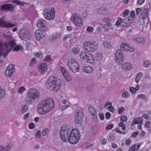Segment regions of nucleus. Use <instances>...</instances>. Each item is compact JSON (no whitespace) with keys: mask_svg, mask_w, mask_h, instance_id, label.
Masks as SVG:
<instances>
[{"mask_svg":"<svg viewBox=\"0 0 151 151\" xmlns=\"http://www.w3.org/2000/svg\"><path fill=\"white\" fill-rule=\"evenodd\" d=\"M55 106L53 99L50 98H47L42 101L37 106V111L39 114H44L53 109Z\"/></svg>","mask_w":151,"mask_h":151,"instance_id":"nucleus-1","label":"nucleus"},{"mask_svg":"<svg viewBox=\"0 0 151 151\" xmlns=\"http://www.w3.org/2000/svg\"><path fill=\"white\" fill-rule=\"evenodd\" d=\"M47 83V88L52 91L55 90L57 91L60 87V80L54 76L50 77Z\"/></svg>","mask_w":151,"mask_h":151,"instance_id":"nucleus-2","label":"nucleus"},{"mask_svg":"<svg viewBox=\"0 0 151 151\" xmlns=\"http://www.w3.org/2000/svg\"><path fill=\"white\" fill-rule=\"evenodd\" d=\"M26 101L27 103L32 104L33 103L35 100L37 99L40 96V94L38 91L35 89H30L27 93Z\"/></svg>","mask_w":151,"mask_h":151,"instance_id":"nucleus-3","label":"nucleus"},{"mask_svg":"<svg viewBox=\"0 0 151 151\" xmlns=\"http://www.w3.org/2000/svg\"><path fill=\"white\" fill-rule=\"evenodd\" d=\"M80 134L78 130L76 129H74L70 133L68 140L71 144H76L80 139Z\"/></svg>","mask_w":151,"mask_h":151,"instance_id":"nucleus-4","label":"nucleus"},{"mask_svg":"<svg viewBox=\"0 0 151 151\" xmlns=\"http://www.w3.org/2000/svg\"><path fill=\"white\" fill-rule=\"evenodd\" d=\"M97 44L95 41L85 42L83 43L84 48L87 51L92 52L96 51L97 48Z\"/></svg>","mask_w":151,"mask_h":151,"instance_id":"nucleus-5","label":"nucleus"},{"mask_svg":"<svg viewBox=\"0 0 151 151\" xmlns=\"http://www.w3.org/2000/svg\"><path fill=\"white\" fill-rule=\"evenodd\" d=\"M80 57L82 60L87 63H93L94 60L93 56L88 52L87 53L84 51H82L80 54Z\"/></svg>","mask_w":151,"mask_h":151,"instance_id":"nucleus-6","label":"nucleus"},{"mask_svg":"<svg viewBox=\"0 0 151 151\" xmlns=\"http://www.w3.org/2000/svg\"><path fill=\"white\" fill-rule=\"evenodd\" d=\"M55 9L53 7H52L51 9L46 8L44 10L43 15L46 19L52 20L55 17Z\"/></svg>","mask_w":151,"mask_h":151,"instance_id":"nucleus-7","label":"nucleus"},{"mask_svg":"<svg viewBox=\"0 0 151 151\" xmlns=\"http://www.w3.org/2000/svg\"><path fill=\"white\" fill-rule=\"evenodd\" d=\"M69 131V128L67 127H62L60 129L59 132L60 136L61 139L64 142L68 141Z\"/></svg>","mask_w":151,"mask_h":151,"instance_id":"nucleus-8","label":"nucleus"},{"mask_svg":"<svg viewBox=\"0 0 151 151\" xmlns=\"http://www.w3.org/2000/svg\"><path fill=\"white\" fill-rule=\"evenodd\" d=\"M68 65L69 68L73 72L75 73L79 71V66L75 60L70 59L69 60Z\"/></svg>","mask_w":151,"mask_h":151,"instance_id":"nucleus-9","label":"nucleus"},{"mask_svg":"<svg viewBox=\"0 0 151 151\" xmlns=\"http://www.w3.org/2000/svg\"><path fill=\"white\" fill-rule=\"evenodd\" d=\"M70 19L73 22L76 26L81 27L83 25L82 18L78 16L77 14L73 15Z\"/></svg>","mask_w":151,"mask_h":151,"instance_id":"nucleus-10","label":"nucleus"},{"mask_svg":"<svg viewBox=\"0 0 151 151\" xmlns=\"http://www.w3.org/2000/svg\"><path fill=\"white\" fill-rule=\"evenodd\" d=\"M0 10L1 11H8L12 14L14 13L16 11L14 5L10 4H5L2 5L1 6Z\"/></svg>","mask_w":151,"mask_h":151,"instance_id":"nucleus-11","label":"nucleus"},{"mask_svg":"<svg viewBox=\"0 0 151 151\" xmlns=\"http://www.w3.org/2000/svg\"><path fill=\"white\" fill-rule=\"evenodd\" d=\"M75 122L76 124L81 123L83 120L84 115L82 110L76 111L75 113Z\"/></svg>","mask_w":151,"mask_h":151,"instance_id":"nucleus-12","label":"nucleus"},{"mask_svg":"<svg viewBox=\"0 0 151 151\" xmlns=\"http://www.w3.org/2000/svg\"><path fill=\"white\" fill-rule=\"evenodd\" d=\"M115 60L119 64H122L124 59L123 56V52L119 49L117 50L115 54Z\"/></svg>","mask_w":151,"mask_h":151,"instance_id":"nucleus-13","label":"nucleus"},{"mask_svg":"<svg viewBox=\"0 0 151 151\" xmlns=\"http://www.w3.org/2000/svg\"><path fill=\"white\" fill-rule=\"evenodd\" d=\"M16 26L15 24H12L8 21L4 20V18H1L0 19V27L7 29Z\"/></svg>","mask_w":151,"mask_h":151,"instance_id":"nucleus-14","label":"nucleus"},{"mask_svg":"<svg viewBox=\"0 0 151 151\" xmlns=\"http://www.w3.org/2000/svg\"><path fill=\"white\" fill-rule=\"evenodd\" d=\"M15 68L14 65L11 64H9L5 71V74L6 76L7 77H10L12 76L15 71Z\"/></svg>","mask_w":151,"mask_h":151,"instance_id":"nucleus-15","label":"nucleus"},{"mask_svg":"<svg viewBox=\"0 0 151 151\" xmlns=\"http://www.w3.org/2000/svg\"><path fill=\"white\" fill-rule=\"evenodd\" d=\"M46 22L42 19H38L37 22V26L40 28V29L42 30L43 31H47V28L45 25Z\"/></svg>","mask_w":151,"mask_h":151,"instance_id":"nucleus-16","label":"nucleus"},{"mask_svg":"<svg viewBox=\"0 0 151 151\" xmlns=\"http://www.w3.org/2000/svg\"><path fill=\"white\" fill-rule=\"evenodd\" d=\"M29 34L24 29H22L20 32L19 37L20 39L24 40H28L29 38Z\"/></svg>","mask_w":151,"mask_h":151,"instance_id":"nucleus-17","label":"nucleus"},{"mask_svg":"<svg viewBox=\"0 0 151 151\" xmlns=\"http://www.w3.org/2000/svg\"><path fill=\"white\" fill-rule=\"evenodd\" d=\"M133 21V19H130V17L126 18L123 20L122 27H128L130 26Z\"/></svg>","mask_w":151,"mask_h":151,"instance_id":"nucleus-18","label":"nucleus"},{"mask_svg":"<svg viewBox=\"0 0 151 151\" xmlns=\"http://www.w3.org/2000/svg\"><path fill=\"white\" fill-rule=\"evenodd\" d=\"M44 31L39 29L35 32V35L37 40H39L45 36L46 34Z\"/></svg>","mask_w":151,"mask_h":151,"instance_id":"nucleus-19","label":"nucleus"},{"mask_svg":"<svg viewBox=\"0 0 151 151\" xmlns=\"http://www.w3.org/2000/svg\"><path fill=\"white\" fill-rule=\"evenodd\" d=\"M38 68L40 72L42 74L45 73V71L47 68V65L46 63H42L38 65Z\"/></svg>","mask_w":151,"mask_h":151,"instance_id":"nucleus-20","label":"nucleus"},{"mask_svg":"<svg viewBox=\"0 0 151 151\" xmlns=\"http://www.w3.org/2000/svg\"><path fill=\"white\" fill-rule=\"evenodd\" d=\"M148 14V9L146 7L145 8L143 11L139 16V18L140 19L143 20H145L147 17Z\"/></svg>","mask_w":151,"mask_h":151,"instance_id":"nucleus-21","label":"nucleus"},{"mask_svg":"<svg viewBox=\"0 0 151 151\" xmlns=\"http://www.w3.org/2000/svg\"><path fill=\"white\" fill-rule=\"evenodd\" d=\"M122 68L124 70H129L132 68V66L129 63H125L122 64Z\"/></svg>","mask_w":151,"mask_h":151,"instance_id":"nucleus-22","label":"nucleus"},{"mask_svg":"<svg viewBox=\"0 0 151 151\" xmlns=\"http://www.w3.org/2000/svg\"><path fill=\"white\" fill-rule=\"evenodd\" d=\"M88 110L92 115L93 118L95 119L97 118L96 111L93 107L90 106L88 108Z\"/></svg>","mask_w":151,"mask_h":151,"instance_id":"nucleus-23","label":"nucleus"},{"mask_svg":"<svg viewBox=\"0 0 151 151\" xmlns=\"http://www.w3.org/2000/svg\"><path fill=\"white\" fill-rule=\"evenodd\" d=\"M141 144L140 143L135 144L134 145H132L129 149V151H137Z\"/></svg>","mask_w":151,"mask_h":151,"instance_id":"nucleus-24","label":"nucleus"},{"mask_svg":"<svg viewBox=\"0 0 151 151\" xmlns=\"http://www.w3.org/2000/svg\"><path fill=\"white\" fill-rule=\"evenodd\" d=\"M129 47H130L128 45L124 43H122L121 45L120 48L119 49V50L123 52H124V51H129Z\"/></svg>","mask_w":151,"mask_h":151,"instance_id":"nucleus-25","label":"nucleus"},{"mask_svg":"<svg viewBox=\"0 0 151 151\" xmlns=\"http://www.w3.org/2000/svg\"><path fill=\"white\" fill-rule=\"evenodd\" d=\"M83 71L86 73H90L93 70V68L90 66H85L82 69Z\"/></svg>","mask_w":151,"mask_h":151,"instance_id":"nucleus-26","label":"nucleus"},{"mask_svg":"<svg viewBox=\"0 0 151 151\" xmlns=\"http://www.w3.org/2000/svg\"><path fill=\"white\" fill-rule=\"evenodd\" d=\"M4 38H5L6 39L8 40V42L7 43H3L2 42H0V43H2L3 44H6V45H8L10 42H12L14 41V42L15 43V45H16V43L13 40H12V39L11 38V37L10 35H7L6 34H4Z\"/></svg>","mask_w":151,"mask_h":151,"instance_id":"nucleus-27","label":"nucleus"},{"mask_svg":"<svg viewBox=\"0 0 151 151\" xmlns=\"http://www.w3.org/2000/svg\"><path fill=\"white\" fill-rule=\"evenodd\" d=\"M63 74L67 81H70L71 80V77L68 71H66Z\"/></svg>","mask_w":151,"mask_h":151,"instance_id":"nucleus-28","label":"nucleus"},{"mask_svg":"<svg viewBox=\"0 0 151 151\" xmlns=\"http://www.w3.org/2000/svg\"><path fill=\"white\" fill-rule=\"evenodd\" d=\"M63 74L67 81H70L71 80V77L68 71H66Z\"/></svg>","mask_w":151,"mask_h":151,"instance_id":"nucleus-29","label":"nucleus"},{"mask_svg":"<svg viewBox=\"0 0 151 151\" xmlns=\"http://www.w3.org/2000/svg\"><path fill=\"white\" fill-rule=\"evenodd\" d=\"M134 41L137 42L138 44H143L145 42V39L142 37L135 38Z\"/></svg>","mask_w":151,"mask_h":151,"instance_id":"nucleus-30","label":"nucleus"},{"mask_svg":"<svg viewBox=\"0 0 151 151\" xmlns=\"http://www.w3.org/2000/svg\"><path fill=\"white\" fill-rule=\"evenodd\" d=\"M142 119L141 117H138L134 119V124H139L142 123Z\"/></svg>","mask_w":151,"mask_h":151,"instance_id":"nucleus-31","label":"nucleus"},{"mask_svg":"<svg viewBox=\"0 0 151 151\" xmlns=\"http://www.w3.org/2000/svg\"><path fill=\"white\" fill-rule=\"evenodd\" d=\"M97 12L99 14H106V9H103L101 7L98 9Z\"/></svg>","mask_w":151,"mask_h":151,"instance_id":"nucleus-32","label":"nucleus"},{"mask_svg":"<svg viewBox=\"0 0 151 151\" xmlns=\"http://www.w3.org/2000/svg\"><path fill=\"white\" fill-rule=\"evenodd\" d=\"M104 45L106 49H111L112 47L110 43H109L107 42H104Z\"/></svg>","mask_w":151,"mask_h":151,"instance_id":"nucleus-33","label":"nucleus"},{"mask_svg":"<svg viewBox=\"0 0 151 151\" xmlns=\"http://www.w3.org/2000/svg\"><path fill=\"white\" fill-rule=\"evenodd\" d=\"M142 73H138L136 76L135 81L137 83H138L140 80L141 78L142 77Z\"/></svg>","mask_w":151,"mask_h":151,"instance_id":"nucleus-34","label":"nucleus"},{"mask_svg":"<svg viewBox=\"0 0 151 151\" xmlns=\"http://www.w3.org/2000/svg\"><path fill=\"white\" fill-rule=\"evenodd\" d=\"M103 56L100 53H98L95 57V59L97 61H101L103 58Z\"/></svg>","mask_w":151,"mask_h":151,"instance_id":"nucleus-35","label":"nucleus"},{"mask_svg":"<svg viewBox=\"0 0 151 151\" xmlns=\"http://www.w3.org/2000/svg\"><path fill=\"white\" fill-rule=\"evenodd\" d=\"M139 58V55L137 52H134L132 55L133 59L135 60H138Z\"/></svg>","mask_w":151,"mask_h":151,"instance_id":"nucleus-36","label":"nucleus"},{"mask_svg":"<svg viewBox=\"0 0 151 151\" xmlns=\"http://www.w3.org/2000/svg\"><path fill=\"white\" fill-rule=\"evenodd\" d=\"M23 50V47L21 45H17L13 49V50L15 51H22Z\"/></svg>","mask_w":151,"mask_h":151,"instance_id":"nucleus-37","label":"nucleus"},{"mask_svg":"<svg viewBox=\"0 0 151 151\" xmlns=\"http://www.w3.org/2000/svg\"><path fill=\"white\" fill-rule=\"evenodd\" d=\"M61 35V34L60 33H55L53 35L52 40H55L56 39H59Z\"/></svg>","mask_w":151,"mask_h":151,"instance_id":"nucleus-38","label":"nucleus"},{"mask_svg":"<svg viewBox=\"0 0 151 151\" xmlns=\"http://www.w3.org/2000/svg\"><path fill=\"white\" fill-rule=\"evenodd\" d=\"M27 107L26 105H23L22 107V113H25L27 111Z\"/></svg>","mask_w":151,"mask_h":151,"instance_id":"nucleus-39","label":"nucleus"},{"mask_svg":"<svg viewBox=\"0 0 151 151\" xmlns=\"http://www.w3.org/2000/svg\"><path fill=\"white\" fill-rule=\"evenodd\" d=\"M119 127H121L123 130H125L126 129V127L125 124L122 122H120L119 123Z\"/></svg>","mask_w":151,"mask_h":151,"instance_id":"nucleus-40","label":"nucleus"},{"mask_svg":"<svg viewBox=\"0 0 151 151\" xmlns=\"http://www.w3.org/2000/svg\"><path fill=\"white\" fill-rule=\"evenodd\" d=\"M69 105H61L60 106L59 109L61 111H63L69 107Z\"/></svg>","mask_w":151,"mask_h":151,"instance_id":"nucleus-41","label":"nucleus"},{"mask_svg":"<svg viewBox=\"0 0 151 151\" xmlns=\"http://www.w3.org/2000/svg\"><path fill=\"white\" fill-rule=\"evenodd\" d=\"M122 19L119 18L116 21V24L117 26L121 25L122 26Z\"/></svg>","mask_w":151,"mask_h":151,"instance_id":"nucleus-42","label":"nucleus"},{"mask_svg":"<svg viewBox=\"0 0 151 151\" xmlns=\"http://www.w3.org/2000/svg\"><path fill=\"white\" fill-rule=\"evenodd\" d=\"M108 137V141L109 142H111L114 141L115 139V136L113 134H109Z\"/></svg>","mask_w":151,"mask_h":151,"instance_id":"nucleus-43","label":"nucleus"},{"mask_svg":"<svg viewBox=\"0 0 151 151\" xmlns=\"http://www.w3.org/2000/svg\"><path fill=\"white\" fill-rule=\"evenodd\" d=\"M34 54L36 55V56L39 59H42L43 58L42 54L41 52L36 53V54H35V53Z\"/></svg>","mask_w":151,"mask_h":151,"instance_id":"nucleus-44","label":"nucleus"},{"mask_svg":"<svg viewBox=\"0 0 151 151\" xmlns=\"http://www.w3.org/2000/svg\"><path fill=\"white\" fill-rule=\"evenodd\" d=\"M129 96V93L127 91L124 92L122 93V96L124 98H127Z\"/></svg>","mask_w":151,"mask_h":151,"instance_id":"nucleus-45","label":"nucleus"},{"mask_svg":"<svg viewBox=\"0 0 151 151\" xmlns=\"http://www.w3.org/2000/svg\"><path fill=\"white\" fill-rule=\"evenodd\" d=\"M52 58L51 56L50 55H47L45 57V58L44 59L43 61H44L50 62Z\"/></svg>","mask_w":151,"mask_h":151,"instance_id":"nucleus-46","label":"nucleus"},{"mask_svg":"<svg viewBox=\"0 0 151 151\" xmlns=\"http://www.w3.org/2000/svg\"><path fill=\"white\" fill-rule=\"evenodd\" d=\"M12 3H16L17 4L21 6H23L24 4L22 2H20L18 0H14L12 1Z\"/></svg>","mask_w":151,"mask_h":151,"instance_id":"nucleus-47","label":"nucleus"},{"mask_svg":"<svg viewBox=\"0 0 151 151\" xmlns=\"http://www.w3.org/2000/svg\"><path fill=\"white\" fill-rule=\"evenodd\" d=\"M102 21L104 22L107 23L110 22L111 20L107 17H105L102 19Z\"/></svg>","mask_w":151,"mask_h":151,"instance_id":"nucleus-48","label":"nucleus"},{"mask_svg":"<svg viewBox=\"0 0 151 151\" xmlns=\"http://www.w3.org/2000/svg\"><path fill=\"white\" fill-rule=\"evenodd\" d=\"M138 97L139 99L142 98L145 101H147L146 97L145 94H141L139 95H138Z\"/></svg>","mask_w":151,"mask_h":151,"instance_id":"nucleus-49","label":"nucleus"},{"mask_svg":"<svg viewBox=\"0 0 151 151\" xmlns=\"http://www.w3.org/2000/svg\"><path fill=\"white\" fill-rule=\"evenodd\" d=\"M124 110V108L122 106L120 107L118 109V112L119 114H121Z\"/></svg>","mask_w":151,"mask_h":151,"instance_id":"nucleus-50","label":"nucleus"},{"mask_svg":"<svg viewBox=\"0 0 151 151\" xmlns=\"http://www.w3.org/2000/svg\"><path fill=\"white\" fill-rule=\"evenodd\" d=\"M150 64V62L149 60L145 61L144 62L143 66L146 68L148 67Z\"/></svg>","mask_w":151,"mask_h":151,"instance_id":"nucleus-51","label":"nucleus"},{"mask_svg":"<svg viewBox=\"0 0 151 151\" xmlns=\"http://www.w3.org/2000/svg\"><path fill=\"white\" fill-rule=\"evenodd\" d=\"M73 52L75 54H78L79 52V48H73L72 49Z\"/></svg>","mask_w":151,"mask_h":151,"instance_id":"nucleus-52","label":"nucleus"},{"mask_svg":"<svg viewBox=\"0 0 151 151\" xmlns=\"http://www.w3.org/2000/svg\"><path fill=\"white\" fill-rule=\"evenodd\" d=\"M36 62L37 61L34 58H32L31 60V62L29 63V66H32L34 64H36Z\"/></svg>","mask_w":151,"mask_h":151,"instance_id":"nucleus-53","label":"nucleus"},{"mask_svg":"<svg viewBox=\"0 0 151 151\" xmlns=\"http://www.w3.org/2000/svg\"><path fill=\"white\" fill-rule=\"evenodd\" d=\"M115 130L116 132H118L119 133L121 134H126L127 133V132L126 131L123 132H122V131H120V130H119L118 128H116L115 129Z\"/></svg>","mask_w":151,"mask_h":151,"instance_id":"nucleus-54","label":"nucleus"},{"mask_svg":"<svg viewBox=\"0 0 151 151\" xmlns=\"http://www.w3.org/2000/svg\"><path fill=\"white\" fill-rule=\"evenodd\" d=\"M114 126V125L112 124H109L106 126V129L107 130H110Z\"/></svg>","mask_w":151,"mask_h":151,"instance_id":"nucleus-55","label":"nucleus"},{"mask_svg":"<svg viewBox=\"0 0 151 151\" xmlns=\"http://www.w3.org/2000/svg\"><path fill=\"white\" fill-rule=\"evenodd\" d=\"M142 9L141 8H137L136 9V15L138 16L139 15L140 12L142 11Z\"/></svg>","mask_w":151,"mask_h":151,"instance_id":"nucleus-56","label":"nucleus"},{"mask_svg":"<svg viewBox=\"0 0 151 151\" xmlns=\"http://www.w3.org/2000/svg\"><path fill=\"white\" fill-rule=\"evenodd\" d=\"M129 13V11L127 9L125 10L123 13V16L124 17H125Z\"/></svg>","mask_w":151,"mask_h":151,"instance_id":"nucleus-57","label":"nucleus"},{"mask_svg":"<svg viewBox=\"0 0 151 151\" xmlns=\"http://www.w3.org/2000/svg\"><path fill=\"white\" fill-rule=\"evenodd\" d=\"M130 16L131 17H132L134 19L135 16V12L132 10L131 11L130 13Z\"/></svg>","mask_w":151,"mask_h":151,"instance_id":"nucleus-58","label":"nucleus"},{"mask_svg":"<svg viewBox=\"0 0 151 151\" xmlns=\"http://www.w3.org/2000/svg\"><path fill=\"white\" fill-rule=\"evenodd\" d=\"M49 131V129L47 128L45 129L42 132V134L43 136L46 135Z\"/></svg>","mask_w":151,"mask_h":151,"instance_id":"nucleus-59","label":"nucleus"},{"mask_svg":"<svg viewBox=\"0 0 151 151\" xmlns=\"http://www.w3.org/2000/svg\"><path fill=\"white\" fill-rule=\"evenodd\" d=\"M129 90L132 94H134L137 91L135 88L133 87H130L129 88Z\"/></svg>","mask_w":151,"mask_h":151,"instance_id":"nucleus-60","label":"nucleus"},{"mask_svg":"<svg viewBox=\"0 0 151 151\" xmlns=\"http://www.w3.org/2000/svg\"><path fill=\"white\" fill-rule=\"evenodd\" d=\"M10 146L9 145H7L6 147H3V150H2L3 151H9L10 149Z\"/></svg>","mask_w":151,"mask_h":151,"instance_id":"nucleus-61","label":"nucleus"},{"mask_svg":"<svg viewBox=\"0 0 151 151\" xmlns=\"http://www.w3.org/2000/svg\"><path fill=\"white\" fill-rule=\"evenodd\" d=\"M86 30L88 32H91L93 31V28L91 27L88 26L87 27Z\"/></svg>","mask_w":151,"mask_h":151,"instance_id":"nucleus-62","label":"nucleus"},{"mask_svg":"<svg viewBox=\"0 0 151 151\" xmlns=\"http://www.w3.org/2000/svg\"><path fill=\"white\" fill-rule=\"evenodd\" d=\"M127 120V118L126 116H122L120 118V120L123 122H125Z\"/></svg>","mask_w":151,"mask_h":151,"instance_id":"nucleus-63","label":"nucleus"},{"mask_svg":"<svg viewBox=\"0 0 151 151\" xmlns=\"http://www.w3.org/2000/svg\"><path fill=\"white\" fill-rule=\"evenodd\" d=\"M41 136V133L40 131V130H38L36 134V136L38 138H40Z\"/></svg>","mask_w":151,"mask_h":151,"instance_id":"nucleus-64","label":"nucleus"}]
</instances>
